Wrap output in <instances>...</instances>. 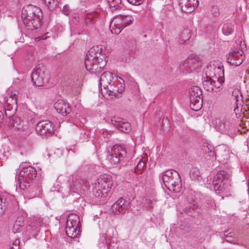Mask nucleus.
I'll return each instance as SVG.
<instances>
[{"label":"nucleus","instance_id":"obj_48","mask_svg":"<svg viewBox=\"0 0 249 249\" xmlns=\"http://www.w3.org/2000/svg\"><path fill=\"white\" fill-rule=\"evenodd\" d=\"M144 166V162L140 160L138 163L137 166L135 167V169H137L138 170H142Z\"/></svg>","mask_w":249,"mask_h":249},{"label":"nucleus","instance_id":"obj_14","mask_svg":"<svg viewBox=\"0 0 249 249\" xmlns=\"http://www.w3.org/2000/svg\"><path fill=\"white\" fill-rule=\"evenodd\" d=\"M107 61L106 59H99L98 60L94 59H91L89 61V58L85 57V65L86 69L91 73H99L106 66Z\"/></svg>","mask_w":249,"mask_h":249},{"label":"nucleus","instance_id":"obj_13","mask_svg":"<svg viewBox=\"0 0 249 249\" xmlns=\"http://www.w3.org/2000/svg\"><path fill=\"white\" fill-rule=\"evenodd\" d=\"M3 107L6 117L10 118L18 108L17 96L16 93L11 94L5 97L3 100Z\"/></svg>","mask_w":249,"mask_h":249},{"label":"nucleus","instance_id":"obj_35","mask_svg":"<svg viewBox=\"0 0 249 249\" xmlns=\"http://www.w3.org/2000/svg\"><path fill=\"white\" fill-rule=\"evenodd\" d=\"M41 227V223L39 220L35 219L29 225L28 230H32L35 233L39 232Z\"/></svg>","mask_w":249,"mask_h":249},{"label":"nucleus","instance_id":"obj_26","mask_svg":"<svg viewBox=\"0 0 249 249\" xmlns=\"http://www.w3.org/2000/svg\"><path fill=\"white\" fill-rule=\"evenodd\" d=\"M200 59L196 55L190 56L186 60L185 64L189 66L191 71H193L199 66Z\"/></svg>","mask_w":249,"mask_h":249},{"label":"nucleus","instance_id":"obj_30","mask_svg":"<svg viewBox=\"0 0 249 249\" xmlns=\"http://www.w3.org/2000/svg\"><path fill=\"white\" fill-rule=\"evenodd\" d=\"M191 31L188 29H184L180 34L178 44H183L191 37Z\"/></svg>","mask_w":249,"mask_h":249},{"label":"nucleus","instance_id":"obj_20","mask_svg":"<svg viewBox=\"0 0 249 249\" xmlns=\"http://www.w3.org/2000/svg\"><path fill=\"white\" fill-rule=\"evenodd\" d=\"M96 185H97V189L100 188L104 189V192H109L113 184L112 178L111 176L108 174H104L101 175L97 178Z\"/></svg>","mask_w":249,"mask_h":249},{"label":"nucleus","instance_id":"obj_11","mask_svg":"<svg viewBox=\"0 0 249 249\" xmlns=\"http://www.w3.org/2000/svg\"><path fill=\"white\" fill-rule=\"evenodd\" d=\"M190 107L195 111L199 110L202 107V91L197 86L192 87L189 91Z\"/></svg>","mask_w":249,"mask_h":249},{"label":"nucleus","instance_id":"obj_36","mask_svg":"<svg viewBox=\"0 0 249 249\" xmlns=\"http://www.w3.org/2000/svg\"><path fill=\"white\" fill-rule=\"evenodd\" d=\"M222 123L224 124V126L222 127V132H226L228 131L232 126V121L230 118L226 117L222 119Z\"/></svg>","mask_w":249,"mask_h":249},{"label":"nucleus","instance_id":"obj_54","mask_svg":"<svg viewBox=\"0 0 249 249\" xmlns=\"http://www.w3.org/2000/svg\"><path fill=\"white\" fill-rule=\"evenodd\" d=\"M246 106H247L246 107L247 109H248L249 110V105H247Z\"/></svg>","mask_w":249,"mask_h":249},{"label":"nucleus","instance_id":"obj_50","mask_svg":"<svg viewBox=\"0 0 249 249\" xmlns=\"http://www.w3.org/2000/svg\"><path fill=\"white\" fill-rule=\"evenodd\" d=\"M224 125V124L222 123V119L219 120L218 124H217V128L220 132H222V127Z\"/></svg>","mask_w":249,"mask_h":249},{"label":"nucleus","instance_id":"obj_6","mask_svg":"<svg viewBox=\"0 0 249 249\" xmlns=\"http://www.w3.org/2000/svg\"><path fill=\"white\" fill-rule=\"evenodd\" d=\"M230 175L224 170L218 171L214 177L213 185L214 190L217 194L226 190L230 186Z\"/></svg>","mask_w":249,"mask_h":249},{"label":"nucleus","instance_id":"obj_16","mask_svg":"<svg viewBox=\"0 0 249 249\" xmlns=\"http://www.w3.org/2000/svg\"><path fill=\"white\" fill-rule=\"evenodd\" d=\"M10 118H11L9 123L10 127L16 130H20V135L22 137L26 138L31 133L30 129L27 126H23L19 118L12 116Z\"/></svg>","mask_w":249,"mask_h":249},{"label":"nucleus","instance_id":"obj_29","mask_svg":"<svg viewBox=\"0 0 249 249\" xmlns=\"http://www.w3.org/2000/svg\"><path fill=\"white\" fill-rule=\"evenodd\" d=\"M202 150L203 153L206 154H208L209 157L212 158V159H213L214 157H219L220 155V154L218 152V150H214V148L210 145H203Z\"/></svg>","mask_w":249,"mask_h":249},{"label":"nucleus","instance_id":"obj_53","mask_svg":"<svg viewBox=\"0 0 249 249\" xmlns=\"http://www.w3.org/2000/svg\"><path fill=\"white\" fill-rule=\"evenodd\" d=\"M162 122H168V120L167 119V118H164L162 120Z\"/></svg>","mask_w":249,"mask_h":249},{"label":"nucleus","instance_id":"obj_10","mask_svg":"<svg viewBox=\"0 0 249 249\" xmlns=\"http://www.w3.org/2000/svg\"><path fill=\"white\" fill-rule=\"evenodd\" d=\"M126 150L122 145L119 144L114 145L108 152L107 159L112 165L120 162L121 164L124 163L127 160H125L126 157Z\"/></svg>","mask_w":249,"mask_h":249},{"label":"nucleus","instance_id":"obj_45","mask_svg":"<svg viewBox=\"0 0 249 249\" xmlns=\"http://www.w3.org/2000/svg\"><path fill=\"white\" fill-rule=\"evenodd\" d=\"M128 2L133 5H140L143 2V0H127Z\"/></svg>","mask_w":249,"mask_h":249},{"label":"nucleus","instance_id":"obj_47","mask_svg":"<svg viewBox=\"0 0 249 249\" xmlns=\"http://www.w3.org/2000/svg\"><path fill=\"white\" fill-rule=\"evenodd\" d=\"M108 5H109L110 7L112 9V10H115L116 9L118 8V6H119V5L121 3H118L117 2L112 1V2H108Z\"/></svg>","mask_w":249,"mask_h":249},{"label":"nucleus","instance_id":"obj_15","mask_svg":"<svg viewBox=\"0 0 249 249\" xmlns=\"http://www.w3.org/2000/svg\"><path fill=\"white\" fill-rule=\"evenodd\" d=\"M202 80V85L204 89L209 92H212L219 91L221 89V86L223 83L212 77L207 75L203 78Z\"/></svg>","mask_w":249,"mask_h":249},{"label":"nucleus","instance_id":"obj_7","mask_svg":"<svg viewBox=\"0 0 249 249\" xmlns=\"http://www.w3.org/2000/svg\"><path fill=\"white\" fill-rule=\"evenodd\" d=\"M88 186V183L85 179L73 178L69 186L62 189V196L67 197L71 195H73V193L80 194L87 189Z\"/></svg>","mask_w":249,"mask_h":249},{"label":"nucleus","instance_id":"obj_33","mask_svg":"<svg viewBox=\"0 0 249 249\" xmlns=\"http://www.w3.org/2000/svg\"><path fill=\"white\" fill-rule=\"evenodd\" d=\"M232 230L231 229H229L228 230H225L221 233L222 236H225L226 239V241L227 242H230L232 244H238V243L236 242V241L233 237Z\"/></svg>","mask_w":249,"mask_h":249},{"label":"nucleus","instance_id":"obj_38","mask_svg":"<svg viewBox=\"0 0 249 249\" xmlns=\"http://www.w3.org/2000/svg\"><path fill=\"white\" fill-rule=\"evenodd\" d=\"M44 4L51 10H53L58 5L59 2L57 0H43Z\"/></svg>","mask_w":249,"mask_h":249},{"label":"nucleus","instance_id":"obj_4","mask_svg":"<svg viewBox=\"0 0 249 249\" xmlns=\"http://www.w3.org/2000/svg\"><path fill=\"white\" fill-rule=\"evenodd\" d=\"M36 176L37 171L33 166H29L23 168L19 173L18 179L19 188L22 190L28 189Z\"/></svg>","mask_w":249,"mask_h":249},{"label":"nucleus","instance_id":"obj_34","mask_svg":"<svg viewBox=\"0 0 249 249\" xmlns=\"http://www.w3.org/2000/svg\"><path fill=\"white\" fill-rule=\"evenodd\" d=\"M190 177L192 180H199L201 179V176L199 170L197 167H193L190 171Z\"/></svg>","mask_w":249,"mask_h":249},{"label":"nucleus","instance_id":"obj_24","mask_svg":"<svg viewBox=\"0 0 249 249\" xmlns=\"http://www.w3.org/2000/svg\"><path fill=\"white\" fill-rule=\"evenodd\" d=\"M57 112L63 116H66L71 112L69 104L62 99H58L54 104Z\"/></svg>","mask_w":249,"mask_h":249},{"label":"nucleus","instance_id":"obj_37","mask_svg":"<svg viewBox=\"0 0 249 249\" xmlns=\"http://www.w3.org/2000/svg\"><path fill=\"white\" fill-rule=\"evenodd\" d=\"M111 236L108 235L107 233H103L102 234L100 238V241L103 244H105L107 246L111 245L112 241Z\"/></svg>","mask_w":249,"mask_h":249},{"label":"nucleus","instance_id":"obj_1","mask_svg":"<svg viewBox=\"0 0 249 249\" xmlns=\"http://www.w3.org/2000/svg\"><path fill=\"white\" fill-rule=\"evenodd\" d=\"M124 81L120 77L114 76L109 71L104 72L100 77V84L102 94L106 98L114 99L121 97L120 95L124 90Z\"/></svg>","mask_w":249,"mask_h":249},{"label":"nucleus","instance_id":"obj_23","mask_svg":"<svg viewBox=\"0 0 249 249\" xmlns=\"http://www.w3.org/2000/svg\"><path fill=\"white\" fill-rule=\"evenodd\" d=\"M179 4L183 12L190 13L198 5V0H180Z\"/></svg>","mask_w":249,"mask_h":249},{"label":"nucleus","instance_id":"obj_5","mask_svg":"<svg viewBox=\"0 0 249 249\" xmlns=\"http://www.w3.org/2000/svg\"><path fill=\"white\" fill-rule=\"evenodd\" d=\"M133 20L134 18L131 15H116L111 21L110 31L112 34H119L123 29L132 24Z\"/></svg>","mask_w":249,"mask_h":249},{"label":"nucleus","instance_id":"obj_55","mask_svg":"<svg viewBox=\"0 0 249 249\" xmlns=\"http://www.w3.org/2000/svg\"><path fill=\"white\" fill-rule=\"evenodd\" d=\"M244 110L245 111H247V109H246V108H245V107L244 108Z\"/></svg>","mask_w":249,"mask_h":249},{"label":"nucleus","instance_id":"obj_49","mask_svg":"<svg viewBox=\"0 0 249 249\" xmlns=\"http://www.w3.org/2000/svg\"><path fill=\"white\" fill-rule=\"evenodd\" d=\"M19 240H15L14 243L12 244V246L10 247V249H19Z\"/></svg>","mask_w":249,"mask_h":249},{"label":"nucleus","instance_id":"obj_3","mask_svg":"<svg viewBox=\"0 0 249 249\" xmlns=\"http://www.w3.org/2000/svg\"><path fill=\"white\" fill-rule=\"evenodd\" d=\"M165 187L170 191L178 192L181 187V178L175 170H168L163 172L160 175Z\"/></svg>","mask_w":249,"mask_h":249},{"label":"nucleus","instance_id":"obj_22","mask_svg":"<svg viewBox=\"0 0 249 249\" xmlns=\"http://www.w3.org/2000/svg\"><path fill=\"white\" fill-rule=\"evenodd\" d=\"M111 122L116 128L123 132L128 133L131 130L130 123L121 118L114 117L111 119Z\"/></svg>","mask_w":249,"mask_h":249},{"label":"nucleus","instance_id":"obj_40","mask_svg":"<svg viewBox=\"0 0 249 249\" xmlns=\"http://www.w3.org/2000/svg\"><path fill=\"white\" fill-rule=\"evenodd\" d=\"M185 61L180 65L179 69L181 71L184 73H187L192 72L189 68L188 65H185Z\"/></svg>","mask_w":249,"mask_h":249},{"label":"nucleus","instance_id":"obj_39","mask_svg":"<svg viewBox=\"0 0 249 249\" xmlns=\"http://www.w3.org/2000/svg\"><path fill=\"white\" fill-rule=\"evenodd\" d=\"M94 196L97 197H105L107 194L108 192H104V189L100 188L99 190L97 189V185L95 183V188L93 191Z\"/></svg>","mask_w":249,"mask_h":249},{"label":"nucleus","instance_id":"obj_46","mask_svg":"<svg viewBox=\"0 0 249 249\" xmlns=\"http://www.w3.org/2000/svg\"><path fill=\"white\" fill-rule=\"evenodd\" d=\"M71 12V9L69 7V6L67 5H65L63 6L62 9V13L65 15H68Z\"/></svg>","mask_w":249,"mask_h":249},{"label":"nucleus","instance_id":"obj_31","mask_svg":"<svg viewBox=\"0 0 249 249\" xmlns=\"http://www.w3.org/2000/svg\"><path fill=\"white\" fill-rule=\"evenodd\" d=\"M234 25L231 22H227L223 24L222 28L223 34L226 36L231 35L234 31Z\"/></svg>","mask_w":249,"mask_h":249},{"label":"nucleus","instance_id":"obj_42","mask_svg":"<svg viewBox=\"0 0 249 249\" xmlns=\"http://www.w3.org/2000/svg\"><path fill=\"white\" fill-rule=\"evenodd\" d=\"M205 201V202L207 204L206 206L208 208H213L215 206L214 200L211 197H207Z\"/></svg>","mask_w":249,"mask_h":249},{"label":"nucleus","instance_id":"obj_28","mask_svg":"<svg viewBox=\"0 0 249 249\" xmlns=\"http://www.w3.org/2000/svg\"><path fill=\"white\" fill-rule=\"evenodd\" d=\"M29 190L30 196L31 197H41L42 195L41 186L39 184H31Z\"/></svg>","mask_w":249,"mask_h":249},{"label":"nucleus","instance_id":"obj_27","mask_svg":"<svg viewBox=\"0 0 249 249\" xmlns=\"http://www.w3.org/2000/svg\"><path fill=\"white\" fill-rule=\"evenodd\" d=\"M98 55H100V49L98 46H93L91 47L87 52L86 57L89 58V61L91 59H103L99 58Z\"/></svg>","mask_w":249,"mask_h":249},{"label":"nucleus","instance_id":"obj_12","mask_svg":"<svg viewBox=\"0 0 249 249\" xmlns=\"http://www.w3.org/2000/svg\"><path fill=\"white\" fill-rule=\"evenodd\" d=\"M80 223V218L78 215H69L65 229L66 233L69 237L74 238L77 236L79 232Z\"/></svg>","mask_w":249,"mask_h":249},{"label":"nucleus","instance_id":"obj_51","mask_svg":"<svg viewBox=\"0 0 249 249\" xmlns=\"http://www.w3.org/2000/svg\"><path fill=\"white\" fill-rule=\"evenodd\" d=\"M4 120V115L1 111H0V124L3 122Z\"/></svg>","mask_w":249,"mask_h":249},{"label":"nucleus","instance_id":"obj_8","mask_svg":"<svg viewBox=\"0 0 249 249\" xmlns=\"http://www.w3.org/2000/svg\"><path fill=\"white\" fill-rule=\"evenodd\" d=\"M205 75L212 77L221 82H224V70L221 62L219 61L210 62L205 69Z\"/></svg>","mask_w":249,"mask_h":249},{"label":"nucleus","instance_id":"obj_21","mask_svg":"<svg viewBox=\"0 0 249 249\" xmlns=\"http://www.w3.org/2000/svg\"><path fill=\"white\" fill-rule=\"evenodd\" d=\"M231 98L235 101L236 107L234 109V112L237 118L241 116V113L243 110V98L241 94L238 90L235 89L233 91Z\"/></svg>","mask_w":249,"mask_h":249},{"label":"nucleus","instance_id":"obj_32","mask_svg":"<svg viewBox=\"0 0 249 249\" xmlns=\"http://www.w3.org/2000/svg\"><path fill=\"white\" fill-rule=\"evenodd\" d=\"M8 195L0 193V214L3 213L6 206L8 205Z\"/></svg>","mask_w":249,"mask_h":249},{"label":"nucleus","instance_id":"obj_18","mask_svg":"<svg viewBox=\"0 0 249 249\" xmlns=\"http://www.w3.org/2000/svg\"><path fill=\"white\" fill-rule=\"evenodd\" d=\"M36 130L41 135H47L52 134L53 132V123L49 120H43L36 125Z\"/></svg>","mask_w":249,"mask_h":249},{"label":"nucleus","instance_id":"obj_41","mask_svg":"<svg viewBox=\"0 0 249 249\" xmlns=\"http://www.w3.org/2000/svg\"><path fill=\"white\" fill-rule=\"evenodd\" d=\"M24 225V218L22 216H18L15 221V227H22Z\"/></svg>","mask_w":249,"mask_h":249},{"label":"nucleus","instance_id":"obj_17","mask_svg":"<svg viewBox=\"0 0 249 249\" xmlns=\"http://www.w3.org/2000/svg\"><path fill=\"white\" fill-rule=\"evenodd\" d=\"M130 207V202L121 198L111 206L110 210L112 213L115 214H120L125 213Z\"/></svg>","mask_w":249,"mask_h":249},{"label":"nucleus","instance_id":"obj_9","mask_svg":"<svg viewBox=\"0 0 249 249\" xmlns=\"http://www.w3.org/2000/svg\"><path fill=\"white\" fill-rule=\"evenodd\" d=\"M31 79L34 85L39 87L43 86L48 83L50 76L46 68L40 64L34 69L31 74Z\"/></svg>","mask_w":249,"mask_h":249},{"label":"nucleus","instance_id":"obj_19","mask_svg":"<svg viewBox=\"0 0 249 249\" xmlns=\"http://www.w3.org/2000/svg\"><path fill=\"white\" fill-rule=\"evenodd\" d=\"M243 51L235 49L229 53L227 57V62L231 66L240 65L243 61Z\"/></svg>","mask_w":249,"mask_h":249},{"label":"nucleus","instance_id":"obj_44","mask_svg":"<svg viewBox=\"0 0 249 249\" xmlns=\"http://www.w3.org/2000/svg\"><path fill=\"white\" fill-rule=\"evenodd\" d=\"M145 205L146 209L148 210H150L153 208V202L150 199H146L145 200Z\"/></svg>","mask_w":249,"mask_h":249},{"label":"nucleus","instance_id":"obj_43","mask_svg":"<svg viewBox=\"0 0 249 249\" xmlns=\"http://www.w3.org/2000/svg\"><path fill=\"white\" fill-rule=\"evenodd\" d=\"M211 12L215 17H217L219 15V8L217 6H213L211 8Z\"/></svg>","mask_w":249,"mask_h":249},{"label":"nucleus","instance_id":"obj_2","mask_svg":"<svg viewBox=\"0 0 249 249\" xmlns=\"http://www.w3.org/2000/svg\"><path fill=\"white\" fill-rule=\"evenodd\" d=\"M21 18L26 26H32L36 29L40 26L42 12L40 8L36 5H27L22 8Z\"/></svg>","mask_w":249,"mask_h":249},{"label":"nucleus","instance_id":"obj_25","mask_svg":"<svg viewBox=\"0 0 249 249\" xmlns=\"http://www.w3.org/2000/svg\"><path fill=\"white\" fill-rule=\"evenodd\" d=\"M98 16V14L96 12L87 14L84 21L83 22V30L88 31L90 29H91L96 22V19Z\"/></svg>","mask_w":249,"mask_h":249},{"label":"nucleus","instance_id":"obj_52","mask_svg":"<svg viewBox=\"0 0 249 249\" xmlns=\"http://www.w3.org/2000/svg\"><path fill=\"white\" fill-rule=\"evenodd\" d=\"M108 2H112V1H115L118 2V3H121V0H107Z\"/></svg>","mask_w":249,"mask_h":249}]
</instances>
